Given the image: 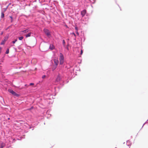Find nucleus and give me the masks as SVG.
Returning a JSON list of instances; mask_svg holds the SVG:
<instances>
[{"instance_id":"nucleus-7","label":"nucleus","mask_w":148,"mask_h":148,"mask_svg":"<svg viewBox=\"0 0 148 148\" xmlns=\"http://www.w3.org/2000/svg\"><path fill=\"white\" fill-rule=\"evenodd\" d=\"M8 91L10 93H12V95L15 92L13 91L11 89H9Z\"/></svg>"},{"instance_id":"nucleus-16","label":"nucleus","mask_w":148,"mask_h":148,"mask_svg":"<svg viewBox=\"0 0 148 148\" xmlns=\"http://www.w3.org/2000/svg\"><path fill=\"white\" fill-rule=\"evenodd\" d=\"M14 96H18V94L16 93L15 92L13 94Z\"/></svg>"},{"instance_id":"nucleus-25","label":"nucleus","mask_w":148,"mask_h":148,"mask_svg":"<svg viewBox=\"0 0 148 148\" xmlns=\"http://www.w3.org/2000/svg\"><path fill=\"white\" fill-rule=\"evenodd\" d=\"M3 34V32H2V33H1V35H2V34Z\"/></svg>"},{"instance_id":"nucleus-19","label":"nucleus","mask_w":148,"mask_h":148,"mask_svg":"<svg viewBox=\"0 0 148 148\" xmlns=\"http://www.w3.org/2000/svg\"><path fill=\"white\" fill-rule=\"evenodd\" d=\"M63 44L64 45L65 42V41L64 40H63Z\"/></svg>"},{"instance_id":"nucleus-15","label":"nucleus","mask_w":148,"mask_h":148,"mask_svg":"<svg viewBox=\"0 0 148 148\" xmlns=\"http://www.w3.org/2000/svg\"><path fill=\"white\" fill-rule=\"evenodd\" d=\"M20 40H21L23 38V36H21L18 38Z\"/></svg>"},{"instance_id":"nucleus-11","label":"nucleus","mask_w":148,"mask_h":148,"mask_svg":"<svg viewBox=\"0 0 148 148\" xmlns=\"http://www.w3.org/2000/svg\"><path fill=\"white\" fill-rule=\"evenodd\" d=\"M5 144L3 143H2L1 144V148H3Z\"/></svg>"},{"instance_id":"nucleus-13","label":"nucleus","mask_w":148,"mask_h":148,"mask_svg":"<svg viewBox=\"0 0 148 148\" xmlns=\"http://www.w3.org/2000/svg\"><path fill=\"white\" fill-rule=\"evenodd\" d=\"M4 14L2 12L1 15V18H3L4 17Z\"/></svg>"},{"instance_id":"nucleus-9","label":"nucleus","mask_w":148,"mask_h":148,"mask_svg":"<svg viewBox=\"0 0 148 148\" xmlns=\"http://www.w3.org/2000/svg\"><path fill=\"white\" fill-rule=\"evenodd\" d=\"M60 77L59 76H58L56 79V81L58 82L60 81Z\"/></svg>"},{"instance_id":"nucleus-6","label":"nucleus","mask_w":148,"mask_h":148,"mask_svg":"<svg viewBox=\"0 0 148 148\" xmlns=\"http://www.w3.org/2000/svg\"><path fill=\"white\" fill-rule=\"evenodd\" d=\"M29 29H26L24 30L23 31H22V33L24 34L26 32H27L29 31Z\"/></svg>"},{"instance_id":"nucleus-10","label":"nucleus","mask_w":148,"mask_h":148,"mask_svg":"<svg viewBox=\"0 0 148 148\" xmlns=\"http://www.w3.org/2000/svg\"><path fill=\"white\" fill-rule=\"evenodd\" d=\"M50 48L51 49H53L54 48V47L53 45H51L50 46Z\"/></svg>"},{"instance_id":"nucleus-12","label":"nucleus","mask_w":148,"mask_h":148,"mask_svg":"<svg viewBox=\"0 0 148 148\" xmlns=\"http://www.w3.org/2000/svg\"><path fill=\"white\" fill-rule=\"evenodd\" d=\"M57 66H53L52 68V70H53V71L54 70H55V69H56V68L57 67Z\"/></svg>"},{"instance_id":"nucleus-14","label":"nucleus","mask_w":148,"mask_h":148,"mask_svg":"<svg viewBox=\"0 0 148 148\" xmlns=\"http://www.w3.org/2000/svg\"><path fill=\"white\" fill-rule=\"evenodd\" d=\"M75 30H76L77 31V34H78V35H79V33L78 32H77V30H78V28L77 27H75Z\"/></svg>"},{"instance_id":"nucleus-24","label":"nucleus","mask_w":148,"mask_h":148,"mask_svg":"<svg viewBox=\"0 0 148 148\" xmlns=\"http://www.w3.org/2000/svg\"><path fill=\"white\" fill-rule=\"evenodd\" d=\"M10 18L12 19V16H10Z\"/></svg>"},{"instance_id":"nucleus-23","label":"nucleus","mask_w":148,"mask_h":148,"mask_svg":"<svg viewBox=\"0 0 148 148\" xmlns=\"http://www.w3.org/2000/svg\"><path fill=\"white\" fill-rule=\"evenodd\" d=\"M82 50H81V54H82Z\"/></svg>"},{"instance_id":"nucleus-2","label":"nucleus","mask_w":148,"mask_h":148,"mask_svg":"<svg viewBox=\"0 0 148 148\" xmlns=\"http://www.w3.org/2000/svg\"><path fill=\"white\" fill-rule=\"evenodd\" d=\"M8 36H6L4 37V40H2V41L1 42V45H3L5 44V42L8 40Z\"/></svg>"},{"instance_id":"nucleus-20","label":"nucleus","mask_w":148,"mask_h":148,"mask_svg":"<svg viewBox=\"0 0 148 148\" xmlns=\"http://www.w3.org/2000/svg\"><path fill=\"white\" fill-rule=\"evenodd\" d=\"M46 77V76L45 75H43L42 77V78H45Z\"/></svg>"},{"instance_id":"nucleus-21","label":"nucleus","mask_w":148,"mask_h":148,"mask_svg":"<svg viewBox=\"0 0 148 148\" xmlns=\"http://www.w3.org/2000/svg\"><path fill=\"white\" fill-rule=\"evenodd\" d=\"M34 85V84L33 83H31L29 85L30 86H32Z\"/></svg>"},{"instance_id":"nucleus-18","label":"nucleus","mask_w":148,"mask_h":148,"mask_svg":"<svg viewBox=\"0 0 148 148\" xmlns=\"http://www.w3.org/2000/svg\"><path fill=\"white\" fill-rule=\"evenodd\" d=\"M17 41V39H15L14 40V41H12V42L13 43V44H14L15 43V42Z\"/></svg>"},{"instance_id":"nucleus-8","label":"nucleus","mask_w":148,"mask_h":148,"mask_svg":"<svg viewBox=\"0 0 148 148\" xmlns=\"http://www.w3.org/2000/svg\"><path fill=\"white\" fill-rule=\"evenodd\" d=\"M31 32L29 33L28 34H27L26 35V36H25L26 37V38H27L28 37H30L31 36Z\"/></svg>"},{"instance_id":"nucleus-22","label":"nucleus","mask_w":148,"mask_h":148,"mask_svg":"<svg viewBox=\"0 0 148 148\" xmlns=\"http://www.w3.org/2000/svg\"><path fill=\"white\" fill-rule=\"evenodd\" d=\"M72 34L73 35H74L75 36V33H72Z\"/></svg>"},{"instance_id":"nucleus-5","label":"nucleus","mask_w":148,"mask_h":148,"mask_svg":"<svg viewBox=\"0 0 148 148\" xmlns=\"http://www.w3.org/2000/svg\"><path fill=\"white\" fill-rule=\"evenodd\" d=\"M54 62L55 64H56V66H57L58 64V61L57 59H54Z\"/></svg>"},{"instance_id":"nucleus-17","label":"nucleus","mask_w":148,"mask_h":148,"mask_svg":"<svg viewBox=\"0 0 148 148\" xmlns=\"http://www.w3.org/2000/svg\"><path fill=\"white\" fill-rule=\"evenodd\" d=\"M9 49H7V50L6 51L5 53L6 54H8L9 53Z\"/></svg>"},{"instance_id":"nucleus-4","label":"nucleus","mask_w":148,"mask_h":148,"mask_svg":"<svg viewBox=\"0 0 148 148\" xmlns=\"http://www.w3.org/2000/svg\"><path fill=\"white\" fill-rule=\"evenodd\" d=\"M86 10H84L81 12V15L82 17L84 16L86 13Z\"/></svg>"},{"instance_id":"nucleus-3","label":"nucleus","mask_w":148,"mask_h":148,"mask_svg":"<svg viewBox=\"0 0 148 148\" xmlns=\"http://www.w3.org/2000/svg\"><path fill=\"white\" fill-rule=\"evenodd\" d=\"M44 31L45 34L48 36H49L50 35V33L49 31L47 29H44Z\"/></svg>"},{"instance_id":"nucleus-1","label":"nucleus","mask_w":148,"mask_h":148,"mask_svg":"<svg viewBox=\"0 0 148 148\" xmlns=\"http://www.w3.org/2000/svg\"><path fill=\"white\" fill-rule=\"evenodd\" d=\"M64 57L63 55L61 53H60L59 60L60 61V64H63L64 62Z\"/></svg>"}]
</instances>
